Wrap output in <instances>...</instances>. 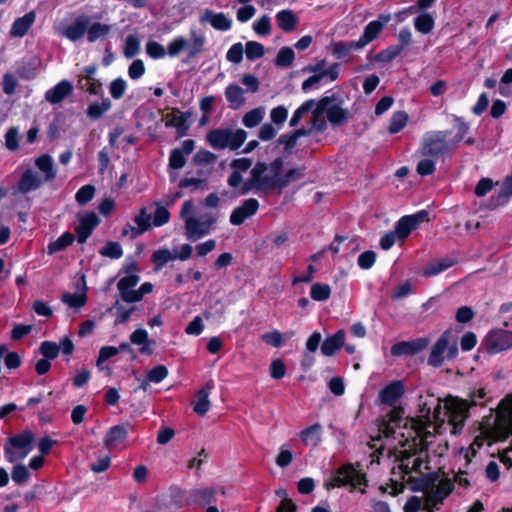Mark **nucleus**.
<instances>
[{
	"mask_svg": "<svg viewBox=\"0 0 512 512\" xmlns=\"http://www.w3.org/2000/svg\"><path fill=\"white\" fill-rule=\"evenodd\" d=\"M316 106V101L314 99H309L303 102L293 113L289 126L296 127L301 121L304 114L313 111V107Z\"/></svg>",
	"mask_w": 512,
	"mask_h": 512,
	"instance_id": "47",
	"label": "nucleus"
},
{
	"mask_svg": "<svg viewBox=\"0 0 512 512\" xmlns=\"http://www.w3.org/2000/svg\"><path fill=\"white\" fill-rule=\"evenodd\" d=\"M35 165L44 173V181L50 182L56 177L52 157L49 154H43L35 159Z\"/></svg>",
	"mask_w": 512,
	"mask_h": 512,
	"instance_id": "32",
	"label": "nucleus"
},
{
	"mask_svg": "<svg viewBox=\"0 0 512 512\" xmlns=\"http://www.w3.org/2000/svg\"><path fill=\"white\" fill-rule=\"evenodd\" d=\"M213 387V381L206 382L196 394L197 400L194 404L193 410L199 416H204L210 409L209 395Z\"/></svg>",
	"mask_w": 512,
	"mask_h": 512,
	"instance_id": "22",
	"label": "nucleus"
},
{
	"mask_svg": "<svg viewBox=\"0 0 512 512\" xmlns=\"http://www.w3.org/2000/svg\"><path fill=\"white\" fill-rule=\"evenodd\" d=\"M34 434L30 430L13 435L4 445V456L9 463L25 458L33 449Z\"/></svg>",
	"mask_w": 512,
	"mask_h": 512,
	"instance_id": "4",
	"label": "nucleus"
},
{
	"mask_svg": "<svg viewBox=\"0 0 512 512\" xmlns=\"http://www.w3.org/2000/svg\"><path fill=\"white\" fill-rule=\"evenodd\" d=\"M435 26V20L430 13L422 12L414 18L415 29L422 34H429Z\"/></svg>",
	"mask_w": 512,
	"mask_h": 512,
	"instance_id": "38",
	"label": "nucleus"
},
{
	"mask_svg": "<svg viewBox=\"0 0 512 512\" xmlns=\"http://www.w3.org/2000/svg\"><path fill=\"white\" fill-rule=\"evenodd\" d=\"M495 184L500 185V189L496 195H492L489 198L487 204L489 210L505 205L508 199L512 197V173L507 175L501 182H496Z\"/></svg>",
	"mask_w": 512,
	"mask_h": 512,
	"instance_id": "14",
	"label": "nucleus"
},
{
	"mask_svg": "<svg viewBox=\"0 0 512 512\" xmlns=\"http://www.w3.org/2000/svg\"><path fill=\"white\" fill-rule=\"evenodd\" d=\"M404 409L402 407H393L390 412L387 414V423H385L384 434L389 437L394 434V429L390 427V423H393L395 426L400 427L401 422L403 421Z\"/></svg>",
	"mask_w": 512,
	"mask_h": 512,
	"instance_id": "40",
	"label": "nucleus"
},
{
	"mask_svg": "<svg viewBox=\"0 0 512 512\" xmlns=\"http://www.w3.org/2000/svg\"><path fill=\"white\" fill-rule=\"evenodd\" d=\"M408 122V114L403 111H396L392 114L389 125H388V132L390 134H396L400 132L407 124Z\"/></svg>",
	"mask_w": 512,
	"mask_h": 512,
	"instance_id": "42",
	"label": "nucleus"
},
{
	"mask_svg": "<svg viewBox=\"0 0 512 512\" xmlns=\"http://www.w3.org/2000/svg\"><path fill=\"white\" fill-rule=\"evenodd\" d=\"M350 485L353 489L368 485L366 474L356 471L352 464H344L339 467L335 475L325 484L328 490Z\"/></svg>",
	"mask_w": 512,
	"mask_h": 512,
	"instance_id": "5",
	"label": "nucleus"
},
{
	"mask_svg": "<svg viewBox=\"0 0 512 512\" xmlns=\"http://www.w3.org/2000/svg\"><path fill=\"white\" fill-rule=\"evenodd\" d=\"M345 341V333L343 330H338L333 335L327 336L321 344V352L323 355L331 357L339 351Z\"/></svg>",
	"mask_w": 512,
	"mask_h": 512,
	"instance_id": "23",
	"label": "nucleus"
},
{
	"mask_svg": "<svg viewBox=\"0 0 512 512\" xmlns=\"http://www.w3.org/2000/svg\"><path fill=\"white\" fill-rule=\"evenodd\" d=\"M253 30L260 36H267L271 32V19L268 15H263L253 23Z\"/></svg>",
	"mask_w": 512,
	"mask_h": 512,
	"instance_id": "63",
	"label": "nucleus"
},
{
	"mask_svg": "<svg viewBox=\"0 0 512 512\" xmlns=\"http://www.w3.org/2000/svg\"><path fill=\"white\" fill-rule=\"evenodd\" d=\"M39 353L46 359L54 360L60 353V346L53 341H43L39 346Z\"/></svg>",
	"mask_w": 512,
	"mask_h": 512,
	"instance_id": "55",
	"label": "nucleus"
},
{
	"mask_svg": "<svg viewBox=\"0 0 512 512\" xmlns=\"http://www.w3.org/2000/svg\"><path fill=\"white\" fill-rule=\"evenodd\" d=\"M408 423H410L414 435L411 436V440L406 439L404 445H408V448L400 451L397 457L398 461L401 463L410 462L412 457L419 456L422 452L427 451V438L431 436V433L427 430V424L422 420L410 418L407 419L405 426H407Z\"/></svg>",
	"mask_w": 512,
	"mask_h": 512,
	"instance_id": "1",
	"label": "nucleus"
},
{
	"mask_svg": "<svg viewBox=\"0 0 512 512\" xmlns=\"http://www.w3.org/2000/svg\"><path fill=\"white\" fill-rule=\"evenodd\" d=\"M130 341L134 345H140L139 352L143 355H152L153 349L150 347L151 344H155L154 340L148 339V332L145 329H136L130 335Z\"/></svg>",
	"mask_w": 512,
	"mask_h": 512,
	"instance_id": "25",
	"label": "nucleus"
},
{
	"mask_svg": "<svg viewBox=\"0 0 512 512\" xmlns=\"http://www.w3.org/2000/svg\"><path fill=\"white\" fill-rule=\"evenodd\" d=\"M174 259L175 256L168 249H158L152 255V261L156 270L163 268L169 261Z\"/></svg>",
	"mask_w": 512,
	"mask_h": 512,
	"instance_id": "57",
	"label": "nucleus"
},
{
	"mask_svg": "<svg viewBox=\"0 0 512 512\" xmlns=\"http://www.w3.org/2000/svg\"><path fill=\"white\" fill-rule=\"evenodd\" d=\"M489 354H496L512 347V332L505 329H493L482 341Z\"/></svg>",
	"mask_w": 512,
	"mask_h": 512,
	"instance_id": "7",
	"label": "nucleus"
},
{
	"mask_svg": "<svg viewBox=\"0 0 512 512\" xmlns=\"http://www.w3.org/2000/svg\"><path fill=\"white\" fill-rule=\"evenodd\" d=\"M190 36L192 43L188 53V57L194 58L204 51L206 39L202 33H197L195 30L190 31Z\"/></svg>",
	"mask_w": 512,
	"mask_h": 512,
	"instance_id": "48",
	"label": "nucleus"
},
{
	"mask_svg": "<svg viewBox=\"0 0 512 512\" xmlns=\"http://www.w3.org/2000/svg\"><path fill=\"white\" fill-rule=\"evenodd\" d=\"M151 216L147 213L146 208H141L138 215L135 216L134 222L137 227L129 226L131 230V238L134 239L146 232L151 227Z\"/></svg>",
	"mask_w": 512,
	"mask_h": 512,
	"instance_id": "29",
	"label": "nucleus"
},
{
	"mask_svg": "<svg viewBox=\"0 0 512 512\" xmlns=\"http://www.w3.org/2000/svg\"><path fill=\"white\" fill-rule=\"evenodd\" d=\"M112 103L109 98H103L101 103L93 102L87 108V116L91 119L100 118L105 112L111 109Z\"/></svg>",
	"mask_w": 512,
	"mask_h": 512,
	"instance_id": "44",
	"label": "nucleus"
},
{
	"mask_svg": "<svg viewBox=\"0 0 512 512\" xmlns=\"http://www.w3.org/2000/svg\"><path fill=\"white\" fill-rule=\"evenodd\" d=\"M95 194V187L93 185L87 184L79 188L76 192L75 199L78 204L85 205L90 202Z\"/></svg>",
	"mask_w": 512,
	"mask_h": 512,
	"instance_id": "62",
	"label": "nucleus"
},
{
	"mask_svg": "<svg viewBox=\"0 0 512 512\" xmlns=\"http://www.w3.org/2000/svg\"><path fill=\"white\" fill-rule=\"evenodd\" d=\"M244 90L237 84H229L225 88V97L233 109H237L245 103Z\"/></svg>",
	"mask_w": 512,
	"mask_h": 512,
	"instance_id": "33",
	"label": "nucleus"
},
{
	"mask_svg": "<svg viewBox=\"0 0 512 512\" xmlns=\"http://www.w3.org/2000/svg\"><path fill=\"white\" fill-rule=\"evenodd\" d=\"M278 179H279V176H275L273 174L271 176L261 175V177H259V184H258L259 193L267 194L268 192L273 191V190L279 191V186L276 182V181H278Z\"/></svg>",
	"mask_w": 512,
	"mask_h": 512,
	"instance_id": "56",
	"label": "nucleus"
},
{
	"mask_svg": "<svg viewBox=\"0 0 512 512\" xmlns=\"http://www.w3.org/2000/svg\"><path fill=\"white\" fill-rule=\"evenodd\" d=\"M261 339L267 345H270L274 348H280L285 344L283 334L278 330H272L270 332L264 333L261 335Z\"/></svg>",
	"mask_w": 512,
	"mask_h": 512,
	"instance_id": "61",
	"label": "nucleus"
},
{
	"mask_svg": "<svg viewBox=\"0 0 512 512\" xmlns=\"http://www.w3.org/2000/svg\"><path fill=\"white\" fill-rule=\"evenodd\" d=\"M99 222V217L92 211L86 212L84 215L80 216L79 223L75 227L78 243L84 244L94 229L99 225Z\"/></svg>",
	"mask_w": 512,
	"mask_h": 512,
	"instance_id": "13",
	"label": "nucleus"
},
{
	"mask_svg": "<svg viewBox=\"0 0 512 512\" xmlns=\"http://www.w3.org/2000/svg\"><path fill=\"white\" fill-rule=\"evenodd\" d=\"M200 22H209L210 25L218 31H228L232 27V20L223 12H214L209 9H206L200 17Z\"/></svg>",
	"mask_w": 512,
	"mask_h": 512,
	"instance_id": "17",
	"label": "nucleus"
},
{
	"mask_svg": "<svg viewBox=\"0 0 512 512\" xmlns=\"http://www.w3.org/2000/svg\"><path fill=\"white\" fill-rule=\"evenodd\" d=\"M310 296L315 301H326L331 296V288L328 284L314 283L310 289Z\"/></svg>",
	"mask_w": 512,
	"mask_h": 512,
	"instance_id": "53",
	"label": "nucleus"
},
{
	"mask_svg": "<svg viewBox=\"0 0 512 512\" xmlns=\"http://www.w3.org/2000/svg\"><path fill=\"white\" fill-rule=\"evenodd\" d=\"M42 183L43 180L37 175V173L31 168H28L22 173L17 183V190L21 194H27L39 189Z\"/></svg>",
	"mask_w": 512,
	"mask_h": 512,
	"instance_id": "19",
	"label": "nucleus"
},
{
	"mask_svg": "<svg viewBox=\"0 0 512 512\" xmlns=\"http://www.w3.org/2000/svg\"><path fill=\"white\" fill-rule=\"evenodd\" d=\"M258 209L259 201L256 198H248L233 209L230 214V223L234 226H240L246 219L254 216Z\"/></svg>",
	"mask_w": 512,
	"mask_h": 512,
	"instance_id": "11",
	"label": "nucleus"
},
{
	"mask_svg": "<svg viewBox=\"0 0 512 512\" xmlns=\"http://www.w3.org/2000/svg\"><path fill=\"white\" fill-rule=\"evenodd\" d=\"M430 344V338L419 337L410 341H399L391 346L392 356H413L424 351Z\"/></svg>",
	"mask_w": 512,
	"mask_h": 512,
	"instance_id": "8",
	"label": "nucleus"
},
{
	"mask_svg": "<svg viewBox=\"0 0 512 512\" xmlns=\"http://www.w3.org/2000/svg\"><path fill=\"white\" fill-rule=\"evenodd\" d=\"M404 392L403 382L395 380L381 389L379 399L385 405H393L403 396Z\"/></svg>",
	"mask_w": 512,
	"mask_h": 512,
	"instance_id": "16",
	"label": "nucleus"
},
{
	"mask_svg": "<svg viewBox=\"0 0 512 512\" xmlns=\"http://www.w3.org/2000/svg\"><path fill=\"white\" fill-rule=\"evenodd\" d=\"M90 24L89 16L82 14L67 27H65L63 31V35L72 42H76L80 40L85 33H87L88 26Z\"/></svg>",
	"mask_w": 512,
	"mask_h": 512,
	"instance_id": "15",
	"label": "nucleus"
},
{
	"mask_svg": "<svg viewBox=\"0 0 512 512\" xmlns=\"http://www.w3.org/2000/svg\"><path fill=\"white\" fill-rule=\"evenodd\" d=\"M245 53L248 60L260 59L265 54L264 46L256 41H248L245 44Z\"/></svg>",
	"mask_w": 512,
	"mask_h": 512,
	"instance_id": "58",
	"label": "nucleus"
},
{
	"mask_svg": "<svg viewBox=\"0 0 512 512\" xmlns=\"http://www.w3.org/2000/svg\"><path fill=\"white\" fill-rule=\"evenodd\" d=\"M363 49L357 40L353 41H335L332 43V55L340 61L349 62L350 54L353 51Z\"/></svg>",
	"mask_w": 512,
	"mask_h": 512,
	"instance_id": "18",
	"label": "nucleus"
},
{
	"mask_svg": "<svg viewBox=\"0 0 512 512\" xmlns=\"http://www.w3.org/2000/svg\"><path fill=\"white\" fill-rule=\"evenodd\" d=\"M299 437L305 445L316 447L322 440V426L319 423H315L301 430Z\"/></svg>",
	"mask_w": 512,
	"mask_h": 512,
	"instance_id": "27",
	"label": "nucleus"
},
{
	"mask_svg": "<svg viewBox=\"0 0 512 512\" xmlns=\"http://www.w3.org/2000/svg\"><path fill=\"white\" fill-rule=\"evenodd\" d=\"M190 116L191 113L188 111L180 112L178 108H173L172 114L168 115L166 126L175 127L178 136L183 137L186 135L188 129L190 128V124L188 122Z\"/></svg>",
	"mask_w": 512,
	"mask_h": 512,
	"instance_id": "20",
	"label": "nucleus"
},
{
	"mask_svg": "<svg viewBox=\"0 0 512 512\" xmlns=\"http://www.w3.org/2000/svg\"><path fill=\"white\" fill-rule=\"evenodd\" d=\"M263 120V111L261 108H254L248 111L242 119V123L247 128L258 126Z\"/></svg>",
	"mask_w": 512,
	"mask_h": 512,
	"instance_id": "59",
	"label": "nucleus"
},
{
	"mask_svg": "<svg viewBox=\"0 0 512 512\" xmlns=\"http://www.w3.org/2000/svg\"><path fill=\"white\" fill-rule=\"evenodd\" d=\"M217 491L212 487H206L192 491L191 496L194 503L205 506L215 501Z\"/></svg>",
	"mask_w": 512,
	"mask_h": 512,
	"instance_id": "37",
	"label": "nucleus"
},
{
	"mask_svg": "<svg viewBox=\"0 0 512 512\" xmlns=\"http://www.w3.org/2000/svg\"><path fill=\"white\" fill-rule=\"evenodd\" d=\"M475 406V402L461 399L458 397L452 398L450 402L446 403V409L449 414V421L465 422L470 416V408Z\"/></svg>",
	"mask_w": 512,
	"mask_h": 512,
	"instance_id": "12",
	"label": "nucleus"
},
{
	"mask_svg": "<svg viewBox=\"0 0 512 512\" xmlns=\"http://www.w3.org/2000/svg\"><path fill=\"white\" fill-rule=\"evenodd\" d=\"M342 100L338 94L323 96L316 102L312 111L314 118H319L324 113L332 125H341L348 120V111L341 107Z\"/></svg>",
	"mask_w": 512,
	"mask_h": 512,
	"instance_id": "3",
	"label": "nucleus"
},
{
	"mask_svg": "<svg viewBox=\"0 0 512 512\" xmlns=\"http://www.w3.org/2000/svg\"><path fill=\"white\" fill-rule=\"evenodd\" d=\"M227 128L212 129L207 133V143L216 150L227 148Z\"/></svg>",
	"mask_w": 512,
	"mask_h": 512,
	"instance_id": "30",
	"label": "nucleus"
},
{
	"mask_svg": "<svg viewBox=\"0 0 512 512\" xmlns=\"http://www.w3.org/2000/svg\"><path fill=\"white\" fill-rule=\"evenodd\" d=\"M295 59V53L291 47H282L275 59V65L278 67H289Z\"/></svg>",
	"mask_w": 512,
	"mask_h": 512,
	"instance_id": "54",
	"label": "nucleus"
},
{
	"mask_svg": "<svg viewBox=\"0 0 512 512\" xmlns=\"http://www.w3.org/2000/svg\"><path fill=\"white\" fill-rule=\"evenodd\" d=\"M276 20L280 29L284 32L293 31L298 24V17L293 11L285 9L276 14Z\"/></svg>",
	"mask_w": 512,
	"mask_h": 512,
	"instance_id": "31",
	"label": "nucleus"
},
{
	"mask_svg": "<svg viewBox=\"0 0 512 512\" xmlns=\"http://www.w3.org/2000/svg\"><path fill=\"white\" fill-rule=\"evenodd\" d=\"M304 176L303 169L291 168L286 171L285 174L279 176L277 182L279 186V193L285 189L291 181L301 179Z\"/></svg>",
	"mask_w": 512,
	"mask_h": 512,
	"instance_id": "49",
	"label": "nucleus"
},
{
	"mask_svg": "<svg viewBox=\"0 0 512 512\" xmlns=\"http://www.w3.org/2000/svg\"><path fill=\"white\" fill-rule=\"evenodd\" d=\"M36 19V14L34 11H30L15 19L10 29L11 37H23L25 36L29 29L32 27Z\"/></svg>",
	"mask_w": 512,
	"mask_h": 512,
	"instance_id": "24",
	"label": "nucleus"
},
{
	"mask_svg": "<svg viewBox=\"0 0 512 512\" xmlns=\"http://www.w3.org/2000/svg\"><path fill=\"white\" fill-rule=\"evenodd\" d=\"M77 88L88 92L90 95H101L103 93L102 82L96 78L90 81L88 79H78Z\"/></svg>",
	"mask_w": 512,
	"mask_h": 512,
	"instance_id": "46",
	"label": "nucleus"
},
{
	"mask_svg": "<svg viewBox=\"0 0 512 512\" xmlns=\"http://www.w3.org/2000/svg\"><path fill=\"white\" fill-rule=\"evenodd\" d=\"M391 20L390 14H380L377 20L370 21L365 27L363 34L357 40L364 48L378 38L386 24Z\"/></svg>",
	"mask_w": 512,
	"mask_h": 512,
	"instance_id": "10",
	"label": "nucleus"
},
{
	"mask_svg": "<svg viewBox=\"0 0 512 512\" xmlns=\"http://www.w3.org/2000/svg\"><path fill=\"white\" fill-rule=\"evenodd\" d=\"M99 252L102 256L109 257L111 259H119L123 255L121 245L114 241H108Z\"/></svg>",
	"mask_w": 512,
	"mask_h": 512,
	"instance_id": "60",
	"label": "nucleus"
},
{
	"mask_svg": "<svg viewBox=\"0 0 512 512\" xmlns=\"http://www.w3.org/2000/svg\"><path fill=\"white\" fill-rule=\"evenodd\" d=\"M189 45L188 40L183 36L173 38L167 45V54L174 58L177 57L182 51L187 49Z\"/></svg>",
	"mask_w": 512,
	"mask_h": 512,
	"instance_id": "51",
	"label": "nucleus"
},
{
	"mask_svg": "<svg viewBox=\"0 0 512 512\" xmlns=\"http://www.w3.org/2000/svg\"><path fill=\"white\" fill-rule=\"evenodd\" d=\"M62 301L69 307L79 309L86 304V287L82 293H65L62 296Z\"/></svg>",
	"mask_w": 512,
	"mask_h": 512,
	"instance_id": "50",
	"label": "nucleus"
},
{
	"mask_svg": "<svg viewBox=\"0 0 512 512\" xmlns=\"http://www.w3.org/2000/svg\"><path fill=\"white\" fill-rule=\"evenodd\" d=\"M458 356V338L451 329L445 330L432 345L427 359L428 365L439 368L445 360L451 361Z\"/></svg>",
	"mask_w": 512,
	"mask_h": 512,
	"instance_id": "2",
	"label": "nucleus"
},
{
	"mask_svg": "<svg viewBox=\"0 0 512 512\" xmlns=\"http://www.w3.org/2000/svg\"><path fill=\"white\" fill-rule=\"evenodd\" d=\"M128 432L124 425H115L108 429L104 438V446L111 449L117 443L124 441L127 438Z\"/></svg>",
	"mask_w": 512,
	"mask_h": 512,
	"instance_id": "28",
	"label": "nucleus"
},
{
	"mask_svg": "<svg viewBox=\"0 0 512 512\" xmlns=\"http://www.w3.org/2000/svg\"><path fill=\"white\" fill-rule=\"evenodd\" d=\"M73 92V85L68 80H62L45 92V99L51 104H58Z\"/></svg>",
	"mask_w": 512,
	"mask_h": 512,
	"instance_id": "21",
	"label": "nucleus"
},
{
	"mask_svg": "<svg viewBox=\"0 0 512 512\" xmlns=\"http://www.w3.org/2000/svg\"><path fill=\"white\" fill-rule=\"evenodd\" d=\"M215 221V218L210 215L203 217L201 220L195 217L187 218L185 221L187 239L196 241L197 239L207 235Z\"/></svg>",
	"mask_w": 512,
	"mask_h": 512,
	"instance_id": "9",
	"label": "nucleus"
},
{
	"mask_svg": "<svg viewBox=\"0 0 512 512\" xmlns=\"http://www.w3.org/2000/svg\"><path fill=\"white\" fill-rule=\"evenodd\" d=\"M509 436H512V418L509 419L505 427L492 428L486 432V437L490 442L505 441Z\"/></svg>",
	"mask_w": 512,
	"mask_h": 512,
	"instance_id": "39",
	"label": "nucleus"
},
{
	"mask_svg": "<svg viewBox=\"0 0 512 512\" xmlns=\"http://www.w3.org/2000/svg\"><path fill=\"white\" fill-rule=\"evenodd\" d=\"M227 148L235 151L239 149L245 142L247 138V133L243 129H237L236 131H232L231 129L227 128Z\"/></svg>",
	"mask_w": 512,
	"mask_h": 512,
	"instance_id": "45",
	"label": "nucleus"
},
{
	"mask_svg": "<svg viewBox=\"0 0 512 512\" xmlns=\"http://www.w3.org/2000/svg\"><path fill=\"white\" fill-rule=\"evenodd\" d=\"M11 477L16 484L22 485L29 480L30 472L25 465L17 464L12 469Z\"/></svg>",
	"mask_w": 512,
	"mask_h": 512,
	"instance_id": "64",
	"label": "nucleus"
},
{
	"mask_svg": "<svg viewBox=\"0 0 512 512\" xmlns=\"http://www.w3.org/2000/svg\"><path fill=\"white\" fill-rule=\"evenodd\" d=\"M39 61L37 59L23 60L16 70L22 80H33L37 76Z\"/></svg>",
	"mask_w": 512,
	"mask_h": 512,
	"instance_id": "34",
	"label": "nucleus"
},
{
	"mask_svg": "<svg viewBox=\"0 0 512 512\" xmlns=\"http://www.w3.org/2000/svg\"><path fill=\"white\" fill-rule=\"evenodd\" d=\"M415 230L411 222L409 221L408 217L402 216L395 224V233L397 234V237L404 241L408 238V236L411 234V232Z\"/></svg>",
	"mask_w": 512,
	"mask_h": 512,
	"instance_id": "52",
	"label": "nucleus"
},
{
	"mask_svg": "<svg viewBox=\"0 0 512 512\" xmlns=\"http://www.w3.org/2000/svg\"><path fill=\"white\" fill-rule=\"evenodd\" d=\"M111 30V26L109 24H104L100 22H95L93 24H89L87 29V40L90 43L95 42L100 37H104L109 34Z\"/></svg>",
	"mask_w": 512,
	"mask_h": 512,
	"instance_id": "43",
	"label": "nucleus"
},
{
	"mask_svg": "<svg viewBox=\"0 0 512 512\" xmlns=\"http://www.w3.org/2000/svg\"><path fill=\"white\" fill-rule=\"evenodd\" d=\"M113 309L116 310L114 325L117 326V325L126 324L129 321L132 313L137 309V307L136 306H130V307L126 308L117 299L114 302L113 306L108 309V312H111Z\"/></svg>",
	"mask_w": 512,
	"mask_h": 512,
	"instance_id": "35",
	"label": "nucleus"
},
{
	"mask_svg": "<svg viewBox=\"0 0 512 512\" xmlns=\"http://www.w3.org/2000/svg\"><path fill=\"white\" fill-rule=\"evenodd\" d=\"M449 134L447 130L432 131L426 133L421 140L419 152L422 156L439 158L449 152V144L446 138Z\"/></svg>",
	"mask_w": 512,
	"mask_h": 512,
	"instance_id": "6",
	"label": "nucleus"
},
{
	"mask_svg": "<svg viewBox=\"0 0 512 512\" xmlns=\"http://www.w3.org/2000/svg\"><path fill=\"white\" fill-rule=\"evenodd\" d=\"M402 51L403 46L390 45L375 54L372 59L378 63H389L393 61Z\"/></svg>",
	"mask_w": 512,
	"mask_h": 512,
	"instance_id": "41",
	"label": "nucleus"
},
{
	"mask_svg": "<svg viewBox=\"0 0 512 512\" xmlns=\"http://www.w3.org/2000/svg\"><path fill=\"white\" fill-rule=\"evenodd\" d=\"M75 240L73 233L67 231L59 236L55 241H52L47 246V253L52 255L59 251L64 250L68 246L72 245Z\"/></svg>",
	"mask_w": 512,
	"mask_h": 512,
	"instance_id": "36",
	"label": "nucleus"
},
{
	"mask_svg": "<svg viewBox=\"0 0 512 512\" xmlns=\"http://www.w3.org/2000/svg\"><path fill=\"white\" fill-rule=\"evenodd\" d=\"M456 264V260L452 258H441L430 261L423 270V275L425 277H433L438 275L441 272L446 271L450 267Z\"/></svg>",
	"mask_w": 512,
	"mask_h": 512,
	"instance_id": "26",
	"label": "nucleus"
}]
</instances>
